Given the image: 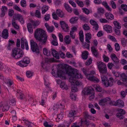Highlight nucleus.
I'll use <instances>...</instances> for the list:
<instances>
[{
    "label": "nucleus",
    "instance_id": "1",
    "mask_svg": "<svg viewBox=\"0 0 127 127\" xmlns=\"http://www.w3.org/2000/svg\"><path fill=\"white\" fill-rule=\"evenodd\" d=\"M34 36L38 42L40 46L41 45H45L47 41V36L45 32L40 28L37 29L35 31Z\"/></svg>",
    "mask_w": 127,
    "mask_h": 127
},
{
    "label": "nucleus",
    "instance_id": "2",
    "mask_svg": "<svg viewBox=\"0 0 127 127\" xmlns=\"http://www.w3.org/2000/svg\"><path fill=\"white\" fill-rule=\"evenodd\" d=\"M24 52L20 48H15L12 49L11 56L15 59H19L24 55Z\"/></svg>",
    "mask_w": 127,
    "mask_h": 127
},
{
    "label": "nucleus",
    "instance_id": "3",
    "mask_svg": "<svg viewBox=\"0 0 127 127\" xmlns=\"http://www.w3.org/2000/svg\"><path fill=\"white\" fill-rule=\"evenodd\" d=\"M82 71L83 73L86 75L87 79L88 80L95 82H99V80L94 77L92 74L95 73L94 71H93L94 72H93L92 73H89V69L85 68H83L82 69Z\"/></svg>",
    "mask_w": 127,
    "mask_h": 127
},
{
    "label": "nucleus",
    "instance_id": "4",
    "mask_svg": "<svg viewBox=\"0 0 127 127\" xmlns=\"http://www.w3.org/2000/svg\"><path fill=\"white\" fill-rule=\"evenodd\" d=\"M98 68L100 73L105 74L107 72L106 66L105 64L101 62H97Z\"/></svg>",
    "mask_w": 127,
    "mask_h": 127
},
{
    "label": "nucleus",
    "instance_id": "5",
    "mask_svg": "<svg viewBox=\"0 0 127 127\" xmlns=\"http://www.w3.org/2000/svg\"><path fill=\"white\" fill-rule=\"evenodd\" d=\"M30 63L29 59L27 57H25L22 60L19 61L17 63V64L21 67H23L27 66L28 64Z\"/></svg>",
    "mask_w": 127,
    "mask_h": 127
},
{
    "label": "nucleus",
    "instance_id": "6",
    "mask_svg": "<svg viewBox=\"0 0 127 127\" xmlns=\"http://www.w3.org/2000/svg\"><path fill=\"white\" fill-rule=\"evenodd\" d=\"M30 44L31 49L33 52H35L36 53H39V51L38 47L36 43L34 41L32 40L30 41Z\"/></svg>",
    "mask_w": 127,
    "mask_h": 127
},
{
    "label": "nucleus",
    "instance_id": "7",
    "mask_svg": "<svg viewBox=\"0 0 127 127\" xmlns=\"http://www.w3.org/2000/svg\"><path fill=\"white\" fill-rule=\"evenodd\" d=\"M110 57L112 61L116 65V68L117 69H119L120 67L119 66V61L118 59L116 57V55L114 53L111 54L110 55Z\"/></svg>",
    "mask_w": 127,
    "mask_h": 127
},
{
    "label": "nucleus",
    "instance_id": "8",
    "mask_svg": "<svg viewBox=\"0 0 127 127\" xmlns=\"http://www.w3.org/2000/svg\"><path fill=\"white\" fill-rule=\"evenodd\" d=\"M94 93V90L91 87H85L82 92V94L84 95H89Z\"/></svg>",
    "mask_w": 127,
    "mask_h": 127
},
{
    "label": "nucleus",
    "instance_id": "9",
    "mask_svg": "<svg viewBox=\"0 0 127 127\" xmlns=\"http://www.w3.org/2000/svg\"><path fill=\"white\" fill-rule=\"evenodd\" d=\"M68 65L66 64L65 67H64L66 72L67 74L72 77L74 75L75 71L76 70V69L69 68L68 67Z\"/></svg>",
    "mask_w": 127,
    "mask_h": 127
},
{
    "label": "nucleus",
    "instance_id": "10",
    "mask_svg": "<svg viewBox=\"0 0 127 127\" xmlns=\"http://www.w3.org/2000/svg\"><path fill=\"white\" fill-rule=\"evenodd\" d=\"M60 24L61 25V27L63 31L66 32H68L69 31V28L68 25L64 21H61L60 22Z\"/></svg>",
    "mask_w": 127,
    "mask_h": 127
},
{
    "label": "nucleus",
    "instance_id": "11",
    "mask_svg": "<svg viewBox=\"0 0 127 127\" xmlns=\"http://www.w3.org/2000/svg\"><path fill=\"white\" fill-rule=\"evenodd\" d=\"M13 20L15 21V20H18L22 24L24 23L23 17L21 14H17L14 15Z\"/></svg>",
    "mask_w": 127,
    "mask_h": 127
},
{
    "label": "nucleus",
    "instance_id": "12",
    "mask_svg": "<svg viewBox=\"0 0 127 127\" xmlns=\"http://www.w3.org/2000/svg\"><path fill=\"white\" fill-rule=\"evenodd\" d=\"M57 76L58 77H60L62 79H66V77L64 76V69L62 68L59 69H58L57 72Z\"/></svg>",
    "mask_w": 127,
    "mask_h": 127
},
{
    "label": "nucleus",
    "instance_id": "13",
    "mask_svg": "<svg viewBox=\"0 0 127 127\" xmlns=\"http://www.w3.org/2000/svg\"><path fill=\"white\" fill-rule=\"evenodd\" d=\"M48 93V92L46 90H44V92L43 93L42 95L41 101L40 103V104L42 106L44 105L45 103V101L46 99Z\"/></svg>",
    "mask_w": 127,
    "mask_h": 127
},
{
    "label": "nucleus",
    "instance_id": "14",
    "mask_svg": "<svg viewBox=\"0 0 127 127\" xmlns=\"http://www.w3.org/2000/svg\"><path fill=\"white\" fill-rule=\"evenodd\" d=\"M21 47L23 49L25 48L24 43L25 44V48L26 50L29 49V46L28 42L26 39H24V38H22L21 39Z\"/></svg>",
    "mask_w": 127,
    "mask_h": 127
},
{
    "label": "nucleus",
    "instance_id": "15",
    "mask_svg": "<svg viewBox=\"0 0 127 127\" xmlns=\"http://www.w3.org/2000/svg\"><path fill=\"white\" fill-rule=\"evenodd\" d=\"M77 108L74 106L72 107L71 110L70 111L68 116L69 117H71L74 116L77 113Z\"/></svg>",
    "mask_w": 127,
    "mask_h": 127
},
{
    "label": "nucleus",
    "instance_id": "16",
    "mask_svg": "<svg viewBox=\"0 0 127 127\" xmlns=\"http://www.w3.org/2000/svg\"><path fill=\"white\" fill-rule=\"evenodd\" d=\"M114 80L113 78H110L109 80H107V82L105 84L104 86L106 87H111L113 84Z\"/></svg>",
    "mask_w": 127,
    "mask_h": 127
},
{
    "label": "nucleus",
    "instance_id": "17",
    "mask_svg": "<svg viewBox=\"0 0 127 127\" xmlns=\"http://www.w3.org/2000/svg\"><path fill=\"white\" fill-rule=\"evenodd\" d=\"M111 99L110 98L106 97L104 98H102L99 101V104L100 105L104 106L105 105L106 102Z\"/></svg>",
    "mask_w": 127,
    "mask_h": 127
},
{
    "label": "nucleus",
    "instance_id": "18",
    "mask_svg": "<svg viewBox=\"0 0 127 127\" xmlns=\"http://www.w3.org/2000/svg\"><path fill=\"white\" fill-rule=\"evenodd\" d=\"M82 76L81 75L80 73H78L77 72V70H76L75 71L72 76L71 77H70L73 78V79H75L76 78H82Z\"/></svg>",
    "mask_w": 127,
    "mask_h": 127
},
{
    "label": "nucleus",
    "instance_id": "19",
    "mask_svg": "<svg viewBox=\"0 0 127 127\" xmlns=\"http://www.w3.org/2000/svg\"><path fill=\"white\" fill-rule=\"evenodd\" d=\"M116 104L115 106H118L121 107H123L124 105V103L123 101L120 99H118L115 102Z\"/></svg>",
    "mask_w": 127,
    "mask_h": 127
},
{
    "label": "nucleus",
    "instance_id": "20",
    "mask_svg": "<svg viewBox=\"0 0 127 127\" xmlns=\"http://www.w3.org/2000/svg\"><path fill=\"white\" fill-rule=\"evenodd\" d=\"M2 36L5 39H7L8 36V30L5 29L3 30L2 33Z\"/></svg>",
    "mask_w": 127,
    "mask_h": 127
},
{
    "label": "nucleus",
    "instance_id": "21",
    "mask_svg": "<svg viewBox=\"0 0 127 127\" xmlns=\"http://www.w3.org/2000/svg\"><path fill=\"white\" fill-rule=\"evenodd\" d=\"M105 15L106 18L107 19L112 20L114 19V15L110 12L106 13Z\"/></svg>",
    "mask_w": 127,
    "mask_h": 127
},
{
    "label": "nucleus",
    "instance_id": "22",
    "mask_svg": "<svg viewBox=\"0 0 127 127\" xmlns=\"http://www.w3.org/2000/svg\"><path fill=\"white\" fill-rule=\"evenodd\" d=\"M56 13L59 17L61 18H64L65 17V13L60 9H57Z\"/></svg>",
    "mask_w": 127,
    "mask_h": 127
},
{
    "label": "nucleus",
    "instance_id": "23",
    "mask_svg": "<svg viewBox=\"0 0 127 127\" xmlns=\"http://www.w3.org/2000/svg\"><path fill=\"white\" fill-rule=\"evenodd\" d=\"M70 82L71 83L75 84L76 85L79 86L82 84V83L75 79H73V78L70 77L69 79Z\"/></svg>",
    "mask_w": 127,
    "mask_h": 127
},
{
    "label": "nucleus",
    "instance_id": "24",
    "mask_svg": "<svg viewBox=\"0 0 127 127\" xmlns=\"http://www.w3.org/2000/svg\"><path fill=\"white\" fill-rule=\"evenodd\" d=\"M53 57L56 58L57 59H59L60 58L59 55V52L56 51L55 50L53 49L52 48L51 49Z\"/></svg>",
    "mask_w": 127,
    "mask_h": 127
},
{
    "label": "nucleus",
    "instance_id": "25",
    "mask_svg": "<svg viewBox=\"0 0 127 127\" xmlns=\"http://www.w3.org/2000/svg\"><path fill=\"white\" fill-rule=\"evenodd\" d=\"M91 50L92 53L95 57H97L98 56V53L94 46H93L91 47Z\"/></svg>",
    "mask_w": 127,
    "mask_h": 127
},
{
    "label": "nucleus",
    "instance_id": "26",
    "mask_svg": "<svg viewBox=\"0 0 127 127\" xmlns=\"http://www.w3.org/2000/svg\"><path fill=\"white\" fill-rule=\"evenodd\" d=\"M86 41L89 43H90L91 42L89 40L91 38V35L90 33H87L85 34Z\"/></svg>",
    "mask_w": 127,
    "mask_h": 127
},
{
    "label": "nucleus",
    "instance_id": "27",
    "mask_svg": "<svg viewBox=\"0 0 127 127\" xmlns=\"http://www.w3.org/2000/svg\"><path fill=\"white\" fill-rule=\"evenodd\" d=\"M103 29L104 30L108 32H110L112 29L111 26L107 25L104 26Z\"/></svg>",
    "mask_w": 127,
    "mask_h": 127
},
{
    "label": "nucleus",
    "instance_id": "28",
    "mask_svg": "<svg viewBox=\"0 0 127 127\" xmlns=\"http://www.w3.org/2000/svg\"><path fill=\"white\" fill-rule=\"evenodd\" d=\"M31 22V23L32 26H33L34 29L36 27L40 24V22L39 21H35L33 20H32Z\"/></svg>",
    "mask_w": 127,
    "mask_h": 127
},
{
    "label": "nucleus",
    "instance_id": "29",
    "mask_svg": "<svg viewBox=\"0 0 127 127\" xmlns=\"http://www.w3.org/2000/svg\"><path fill=\"white\" fill-rule=\"evenodd\" d=\"M27 27L29 32L31 33H32L33 32V30L31 23H28L27 24Z\"/></svg>",
    "mask_w": 127,
    "mask_h": 127
},
{
    "label": "nucleus",
    "instance_id": "30",
    "mask_svg": "<svg viewBox=\"0 0 127 127\" xmlns=\"http://www.w3.org/2000/svg\"><path fill=\"white\" fill-rule=\"evenodd\" d=\"M113 23L115 26L114 28L117 29H120L121 28V25L117 21H114Z\"/></svg>",
    "mask_w": 127,
    "mask_h": 127
},
{
    "label": "nucleus",
    "instance_id": "31",
    "mask_svg": "<svg viewBox=\"0 0 127 127\" xmlns=\"http://www.w3.org/2000/svg\"><path fill=\"white\" fill-rule=\"evenodd\" d=\"M9 106L8 104L4 105L3 106L2 105H0V110L2 109L3 111H7L9 109Z\"/></svg>",
    "mask_w": 127,
    "mask_h": 127
},
{
    "label": "nucleus",
    "instance_id": "32",
    "mask_svg": "<svg viewBox=\"0 0 127 127\" xmlns=\"http://www.w3.org/2000/svg\"><path fill=\"white\" fill-rule=\"evenodd\" d=\"M60 87L62 89L67 90L68 89V87L65 84V82H61Z\"/></svg>",
    "mask_w": 127,
    "mask_h": 127
},
{
    "label": "nucleus",
    "instance_id": "33",
    "mask_svg": "<svg viewBox=\"0 0 127 127\" xmlns=\"http://www.w3.org/2000/svg\"><path fill=\"white\" fill-rule=\"evenodd\" d=\"M64 7L66 9L68 12L71 13L72 11V8L69 5L65 3L64 5Z\"/></svg>",
    "mask_w": 127,
    "mask_h": 127
},
{
    "label": "nucleus",
    "instance_id": "34",
    "mask_svg": "<svg viewBox=\"0 0 127 127\" xmlns=\"http://www.w3.org/2000/svg\"><path fill=\"white\" fill-rule=\"evenodd\" d=\"M96 90L98 92H101L102 91L103 89L98 84H95L93 86Z\"/></svg>",
    "mask_w": 127,
    "mask_h": 127
},
{
    "label": "nucleus",
    "instance_id": "35",
    "mask_svg": "<svg viewBox=\"0 0 127 127\" xmlns=\"http://www.w3.org/2000/svg\"><path fill=\"white\" fill-rule=\"evenodd\" d=\"M120 77L122 81H127V76L125 73H123L121 75Z\"/></svg>",
    "mask_w": 127,
    "mask_h": 127
},
{
    "label": "nucleus",
    "instance_id": "36",
    "mask_svg": "<svg viewBox=\"0 0 127 127\" xmlns=\"http://www.w3.org/2000/svg\"><path fill=\"white\" fill-rule=\"evenodd\" d=\"M78 19V18L77 17H74L70 19L69 21L72 24L75 23L76 22Z\"/></svg>",
    "mask_w": 127,
    "mask_h": 127
},
{
    "label": "nucleus",
    "instance_id": "37",
    "mask_svg": "<svg viewBox=\"0 0 127 127\" xmlns=\"http://www.w3.org/2000/svg\"><path fill=\"white\" fill-rule=\"evenodd\" d=\"M88 51H85L82 54V58L84 60H86L88 58Z\"/></svg>",
    "mask_w": 127,
    "mask_h": 127
},
{
    "label": "nucleus",
    "instance_id": "38",
    "mask_svg": "<svg viewBox=\"0 0 127 127\" xmlns=\"http://www.w3.org/2000/svg\"><path fill=\"white\" fill-rule=\"evenodd\" d=\"M102 4L106 8V9L109 11H111V8H110L108 5L106 1H103L102 3Z\"/></svg>",
    "mask_w": 127,
    "mask_h": 127
},
{
    "label": "nucleus",
    "instance_id": "39",
    "mask_svg": "<svg viewBox=\"0 0 127 127\" xmlns=\"http://www.w3.org/2000/svg\"><path fill=\"white\" fill-rule=\"evenodd\" d=\"M73 118L72 119H70L67 120L66 121H65V124L66 126L67 127H68L73 120Z\"/></svg>",
    "mask_w": 127,
    "mask_h": 127
},
{
    "label": "nucleus",
    "instance_id": "40",
    "mask_svg": "<svg viewBox=\"0 0 127 127\" xmlns=\"http://www.w3.org/2000/svg\"><path fill=\"white\" fill-rule=\"evenodd\" d=\"M101 79L102 83L104 86L105 84L107 82L106 76L104 75H102L101 77Z\"/></svg>",
    "mask_w": 127,
    "mask_h": 127
},
{
    "label": "nucleus",
    "instance_id": "41",
    "mask_svg": "<svg viewBox=\"0 0 127 127\" xmlns=\"http://www.w3.org/2000/svg\"><path fill=\"white\" fill-rule=\"evenodd\" d=\"M75 1L79 6L82 7L83 6L84 4L82 1H80L79 0H75Z\"/></svg>",
    "mask_w": 127,
    "mask_h": 127
},
{
    "label": "nucleus",
    "instance_id": "42",
    "mask_svg": "<svg viewBox=\"0 0 127 127\" xmlns=\"http://www.w3.org/2000/svg\"><path fill=\"white\" fill-rule=\"evenodd\" d=\"M69 38V35H66L64 38L65 42L67 44H69L70 42V40H68Z\"/></svg>",
    "mask_w": 127,
    "mask_h": 127
},
{
    "label": "nucleus",
    "instance_id": "43",
    "mask_svg": "<svg viewBox=\"0 0 127 127\" xmlns=\"http://www.w3.org/2000/svg\"><path fill=\"white\" fill-rule=\"evenodd\" d=\"M107 66L109 69H111L112 67L114 66L115 68L116 69V65L115 64V63L113 64L112 63H108L107 64Z\"/></svg>",
    "mask_w": 127,
    "mask_h": 127
},
{
    "label": "nucleus",
    "instance_id": "44",
    "mask_svg": "<svg viewBox=\"0 0 127 127\" xmlns=\"http://www.w3.org/2000/svg\"><path fill=\"white\" fill-rule=\"evenodd\" d=\"M59 56H60V57L62 58H64L65 57V54L62 51H61L59 52Z\"/></svg>",
    "mask_w": 127,
    "mask_h": 127
},
{
    "label": "nucleus",
    "instance_id": "45",
    "mask_svg": "<svg viewBox=\"0 0 127 127\" xmlns=\"http://www.w3.org/2000/svg\"><path fill=\"white\" fill-rule=\"evenodd\" d=\"M83 123L85 124H86L87 127H88L89 125L91 124L89 121H88L86 120L84 121L81 120V123L82 124Z\"/></svg>",
    "mask_w": 127,
    "mask_h": 127
},
{
    "label": "nucleus",
    "instance_id": "46",
    "mask_svg": "<svg viewBox=\"0 0 127 127\" xmlns=\"http://www.w3.org/2000/svg\"><path fill=\"white\" fill-rule=\"evenodd\" d=\"M41 13L39 10H36L35 13V16L36 17L39 18H41Z\"/></svg>",
    "mask_w": 127,
    "mask_h": 127
},
{
    "label": "nucleus",
    "instance_id": "47",
    "mask_svg": "<svg viewBox=\"0 0 127 127\" xmlns=\"http://www.w3.org/2000/svg\"><path fill=\"white\" fill-rule=\"evenodd\" d=\"M12 24L15 28L16 29H19V26L17 24H16L15 21H14L13 20H12Z\"/></svg>",
    "mask_w": 127,
    "mask_h": 127
},
{
    "label": "nucleus",
    "instance_id": "48",
    "mask_svg": "<svg viewBox=\"0 0 127 127\" xmlns=\"http://www.w3.org/2000/svg\"><path fill=\"white\" fill-rule=\"evenodd\" d=\"M113 29L116 35H120V32L119 30L120 29H117L115 28H114Z\"/></svg>",
    "mask_w": 127,
    "mask_h": 127
},
{
    "label": "nucleus",
    "instance_id": "49",
    "mask_svg": "<svg viewBox=\"0 0 127 127\" xmlns=\"http://www.w3.org/2000/svg\"><path fill=\"white\" fill-rule=\"evenodd\" d=\"M83 28L85 30L88 31L90 29V28L86 24H85L83 26Z\"/></svg>",
    "mask_w": 127,
    "mask_h": 127
},
{
    "label": "nucleus",
    "instance_id": "50",
    "mask_svg": "<svg viewBox=\"0 0 127 127\" xmlns=\"http://www.w3.org/2000/svg\"><path fill=\"white\" fill-rule=\"evenodd\" d=\"M26 1L25 0H22L20 2L21 5L23 7H25L26 6Z\"/></svg>",
    "mask_w": 127,
    "mask_h": 127
},
{
    "label": "nucleus",
    "instance_id": "51",
    "mask_svg": "<svg viewBox=\"0 0 127 127\" xmlns=\"http://www.w3.org/2000/svg\"><path fill=\"white\" fill-rule=\"evenodd\" d=\"M92 60H93L91 58H89L86 63V64L87 65H89L92 63Z\"/></svg>",
    "mask_w": 127,
    "mask_h": 127
},
{
    "label": "nucleus",
    "instance_id": "52",
    "mask_svg": "<svg viewBox=\"0 0 127 127\" xmlns=\"http://www.w3.org/2000/svg\"><path fill=\"white\" fill-rule=\"evenodd\" d=\"M13 9L19 12H22L21 9L16 5H15L13 7Z\"/></svg>",
    "mask_w": 127,
    "mask_h": 127
},
{
    "label": "nucleus",
    "instance_id": "53",
    "mask_svg": "<svg viewBox=\"0 0 127 127\" xmlns=\"http://www.w3.org/2000/svg\"><path fill=\"white\" fill-rule=\"evenodd\" d=\"M14 13V11L12 9H10L9 10L8 15L10 16L11 17L13 15Z\"/></svg>",
    "mask_w": 127,
    "mask_h": 127
},
{
    "label": "nucleus",
    "instance_id": "54",
    "mask_svg": "<svg viewBox=\"0 0 127 127\" xmlns=\"http://www.w3.org/2000/svg\"><path fill=\"white\" fill-rule=\"evenodd\" d=\"M104 12V10L103 9L101 8H97V13L98 14L101 13L103 14Z\"/></svg>",
    "mask_w": 127,
    "mask_h": 127
},
{
    "label": "nucleus",
    "instance_id": "55",
    "mask_svg": "<svg viewBox=\"0 0 127 127\" xmlns=\"http://www.w3.org/2000/svg\"><path fill=\"white\" fill-rule=\"evenodd\" d=\"M48 50L45 48L43 49V53L44 54L47 56H49V54L48 53Z\"/></svg>",
    "mask_w": 127,
    "mask_h": 127
},
{
    "label": "nucleus",
    "instance_id": "56",
    "mask_svg": "<svg viewBox=\"0 0 127 127\" xmlns=\"http://www.w3.org/2000/svg\"><path fill=\"white\" fill-rule=\"evenodd\" d=\"M54 29V28L53 26H49L47 29V30L49 32H51L53 31Z\"/></svg>",
    "mask_w": 127,
    "mask_h": 127
},
{
    "label": "nucleus",
    "instance_id": "57",
    "mask_svg": "<svg viewBox=\"0 0 127 127\" xmlns=\"http://www.w3.org/2000/svg\"><path fill=\"white\" fill-rule=\"evenodd\" d=\"M52 15L53 19L56 20H58L59 19V18L57 16L56 13L54 12L52 14Z\"/></svg>",
    "mask_w": 127,
    "mask_h": 127
},
{
    "label": "nucleus",
    "instance_id": "58",
    "mask_svg": "<svg viewBox=\"0 0 127 127\" xmlns=\"http://www.w3.org/2000/svg\"><path fill=\"white\" fill-rule=\"evenodd\" d=\"M82 9L83 12L85 13V14L87 15L89 14L90 11L88 9L86 8H83Z\"/></svg>",
    "mask_w": 127,
    "mask_h": 127
},
{
    "label": "nucleus",
    "instance_id": "59",
    "mask_svg": "<svg viewBox=\"0 0 127 127\" xmlns=\"http://www.w3.org/2000/svg\"><path fill=\"white\" fill-rule=\"evenodd\" d=\"M115 46L116 50L117 51H119L120 49V47L119 44L117 43H116L115 44Z\"/></svg>",
    "mask_w": 127,
    "mask_h": 127
},
{
    "label": "nucleus",
    "instance_id": "60",
    "mask_svg": "<svg viewBox=\"0 0 127 127\" xmlns=\"http://www.w3.org/2000/svg\"><path fill=\"white\" fill-rule=\"evenodd\" d=\"M103 57L104 59V61L106 62H108L109 61V58L105 55L103 56Z\"/></svg>",
    "mask_w": 127,
    "mask_h": 127
},
{
    "label": "nucleus",
    "instance_id": "61",
    "mask_svg": "<svg viewBox=\"0 0 127 127\" xmlns=\"http://www.w3.org/2000/svg\"><path fill=\"white\" fill-rule=\"evenodd\" d=\"M50 18V16L49 14H46L45 15L44 19L46 21L49 20Z\"/></svg>",
    "mask_w": 127,
    "mask_h": 127
},
{
    "label": "nucleus",
    "instance_id": "62",
    "mask_svg": "<svg viewBox=\"0 0 127 127\" xmlns=\"http://www.w3.org/2000/svg\"><path fill=\"white\" fill-rule=\"evenodd\" d=\"M122 8L125 11H127V5L126 4H123L121 5Z\"/></svg>",
    "mask_w": 127,
    "mask_h": 127
},
{
    "label": "nucleus",
    "instance_id": "63",
    "mask_svg": "<svg viewBox=\"0 0 127 127\" xmlns=\"http://www.w3.org/2000/svg\"><path fill=\"white\" fill-rule=\"evenodd\" d=\"M111 5L112 7V8L115 9L116 8V5L115 3L113 1H111Z\"/></svg>",
    "mask_w": 127,
    "mask_h": 127
},
{
    "label": "nucleus",
    "instance_id": "64",
    "mask_svg": "<svg viewBox=\"0 0 127 127\" xmlns=\"http://www.w3.org/2000/svg\"><path fill=\"white\" fill-rule=\"evenodd\" d=\"M122 44L123 46H125L127 43L126 40L124 38H122L121 40Z\"/></svg>",
    "mask_w": 127,
    "mask_h": 127
}]
</instances>
